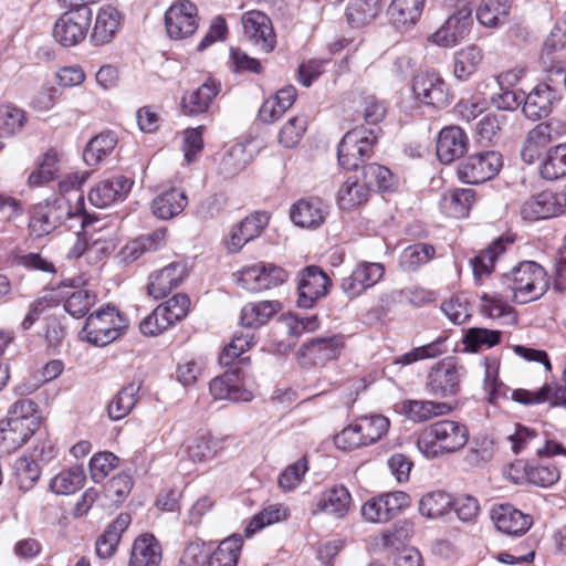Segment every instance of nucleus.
<instances>
[{
  "label": "nucleus",
  "mask_w": 566,
  "mask_h": 566,
  "mask_svg": "<svg viewBox=\"0 0 566 566\" xmlns=\"http://www.w3.org/2000/svg\"><path fill=\"white\" fill-rule=\"evenodd\" d=\"M560 91L548 82L538 83L526 96L522 111L533 120L548 116L555 104L560 99Z\"/></svg>",
  "instance_id": "nucleus-20"
},
{
  "label": "nucleus",
  "mask_w": 566,
  "mask_h": 566,
  "mask_svg": "<svg viewBox=\"0 0 566 566\" xmlns=\"http://www.w3.org/2000/svg\"><path fill=\"white\" fill-rule=\"evenodd\" d=\"M119 459L112 452H99L90 461V471L95 482L104 480L115 469Z\"/></svg>",
  "instance_id": "nucleus-63"
},
{
  "label": "nucleus",
  "mask_w": 566,
  "mask_h": 566,
  "mask_svg": "<svg viewBox=\"0 0 566 566\" xmlns=\"http://www.w3.org/2000/svg\"><path fill=\"white\" fill-rule=\"evenodd\" d=\"M76 201L77 206L75 208L71 207L69 199L64 196L38 203L29 221L31 235L35 238L45 237L66 221H80L82 229L88 227L91 221L83 211V196L77 195Z\"/></svg>",
  "instance_id": "nucleus-1"
},
{
  "label": "nucleus",
  "mask_w": 566,
  "mask_h": 566,
  "mask_svg": "<svg viewBox=\"0 0 566 566\" xmlns=\"http://www.w3.org/2000/svg\"><path fill=\"white\" fill-rule=\"evenodd\" d=\"M218 442L210 437H199L188 447V457L193 462H203L216 455Z\"/></svg>",
  "instance_id": "nucleus-64"
},
{
  "label": "nucleus",
  "mask_w": 566,
  "mask_h": 566,
  "mask_svg": "<svg viewBox=\"0 0 566 566\" xmlns=\"http://www.w3.org/2000/svg\"><path fill=\"white\" fill-rule=\"evenodd\" d=\"M379 128L355 127L347 132L338 144L337 159L346 170L357 169L365 160L370 159L378 139Z\"/></svg>",
  "instance_id": "nucleus-6"
},
{
  "label": "nucleus",
  "mask_w": 566,
  "mask_h": 566,
  "mask_svg": "<svg viewBox=\"0 0 566 566\" xmlns=\"http://www.w3.org/2000/svg\"><path fill=\"white\" fill-rule=\"evenodd\" d=\"M379 0H350L345 15L349 25L361 28L371 22L379 13Z\"/></svg>",
  "instance_id": "nucleus-46"
},
{
  "label": "nucleus",
  "mask_w": 566,
  "mask_h": 566,
  "mask_svg": "<svg viewBox=\"0 0 566 566\" xmlns=\"http://www.w3.org/2000/svg\"><path fill=\"white\" fill-rule=\"evenodd\" d=\"M286 510L282 507V505H269L268 507H265L251 518V521L249 522L244 530L245 535L251 536L252 534L256 533L263 527L286 518Z\"/></svg>",
  "instance_id": "nucleus-60"
},
{
  "label": "nucleus",
  "mask_w": 566,
  "mask_h": 566,
  "mask_svg": "<svg viewBox=\"0 0 566 566\" xmlns=\"http://www.w3.org/2000/svg\"><path fill=\"white\" fill-rule=\"evenodd\" d=\"M511 9V0H482L476 10L478 21L488 28L503 24Z\"/></svg>",
  "instance_id": "nucleus-45"
},
{
  "label": "nucleus",
  "mask_w": 566,
  "mask_h": 566,
  "mask_svg": "<svg viewBox=\"0 0 566 566\" xmlns=\"http://www.w3.org/2000/svg\"><path fill=\"white\" fill-rule=\"evenodd\" d=\"M163 559V548L153 534L138 536L132 546L128 566H159Z\"/></svg>",
  "instance_id": "nucleus-28"
},
{
  "label": "nucleus",
  "mask_w": 566,
  "mask_h": 566,
  "mask_svg": "<svg viewBox=\"0 0 566 566\" xmlns=\"http://www.w3.org/2000/svg\"><path fill=\"white\" fill-rule=\"evenodd\" d=\"M464 368L453 358H446L437 363L430 370L427 379V389L436 398H449L460 390Z\"/></svg>",
  "instance_id": "nucleus-9"
},
{
  "label": "nucleus",
  "mask_w": 566,
  "mask_h": 566,
  "mask_svg": "<svg viewBox=\"0 0 566 566\" xmlns=\"http://www.w3.org/2000/svg\"><path fill=\"white\" fill-rule=\"evenodd\" d=\"M410 505V496L395 491L368 500L361 507V514L371 523H386Z\"/></svg>",
  "instance_id": "nucleus-14"
},
{
  "label": "nucleus",
  "mask_w": 566,
  "mask_h": 566,
  "mask_svg": "<svg viewBox=\"0 0 566 566\" xmlns=\"http://www.w3.org/2000/svg\"><path fill=\"white\" fill-rule=\"evenodd\" d=\"M328 214V205L318 197L303 198L295 202L290 210L291 220L295 226L306 229H317Z\"/></svg>",
  "instance_id": "nucleus-23"
},
{
  "label": "nucleus",
  "mask_w": 566,
  "mask_h": 566,
  "mask_svg": "<svg viewBox=\"0 0 566 566\" xmlns=\"http://www.w3.org/2000/svg\"><path fill=\"white\" fill-rule=\"evenodd\" d=\"M471 25V10L467 7H462L450 15L430 39L440 46H453L470 33Z\"/></svg>",
  "instance_id": "nucleus-21"
},
{
  "label": "nucleus",
  "mask_w": 566,
  "mask_h": 566,
  "mask_svg": "<svg viewBox=\"0 0 566 566\" xmlns=\"http://www.w3.org/2000/svg\"><path fill=\"white\" fill-rule=\"evenodd\" d=\"M27 123L23 109L6 104L0 106V137H11L19 133Z\"/></svg>",
  "instance_id": "nucleus-55"
},
{
  "label": "nucleus",
  "mask_w": 566,
  "mask_h": 566,
  "mask_svg": "<svg viewBox=\"0 0 566 566\" xmlns=\"http://www.w3.org/2000/svg\"><path fill=\"white\" fill-rule=\"evenodd\" d=\"M503 166L502 155L494 150L468 156L458 167V177L465 184H481L495 177Z\"/></svg>",
  "instance_id": "nucleus-8"
},
{
  "label": "nucleus",
  "mask_w": 566,
  "mask_h": 566,
  "mask_svg": "<svg viewBox=\"0 0 566 566\" xmlns=\"http://www.w3.org/2000/svg\"><path fill=\"white\" fill-rule=\"evenodd\" d=\"M187 203L186 193L182 190L171 188L154 198L151 211L157 218L168 220L181 213Z\"/></svg>",
  "instance_id": "nucleus-36"
},
{
  "label": "nucleus",
  "mask_w": 566,
  "mask_h": 566,
  "mask_svg": "<svg viewBox=\"0 0 566 566\" xmlns=\"http://www.w3.org/2000/svg\"><path fill=\"white\" fill-rule=\"evenodd\" d=\"M331 286L332 280L319 266H305L297 275V305L312 308L318 300L327 295Z\"/></svg>",
  "instance_id": "nucleus-11"
},
{
  "label": "nucleus",
  "mask_w": 566,
  "mask_h": 566,
  "mask_svg": "<svg viewBox=\"0 0 566 566\" xmlns=\"http://www.w3.org/2000/svg\"><path fill=\"white\" fill-rule=\"evenodd\" d=\"M566 192L542 191L526 199L521 206V217L526 221L549 219L564 213Z\"/></svg>",
  "instance_id": "nucleus-16"
},
{
  "label": "nucleus",
  "mask_w": 566,
  "mask_h": 566,
  "mask_svg": "<svg viewBox=\"0 0 566 566\" xmlns=\"http://www.w3.org/2000/svg\"><path fill=\"white\" fill-rule=\"evenodd\" d=\"M30 420L8 418L0 422V452L11 453L22 447L35 432Z\"/></svg>",
  "instance_id": "nucleus-27"
},
{
  "label": "nucleus",
  "mask_w": 566,
  "mask_h": 566,
  "mask_svg": "<svg viewBox=\"0 0 566 566\" xmlns=\"http://www.w3.org/2000/svg\"><path fill=\"white\" fill-rule=\"evenodd\" d=\"M209 388L216 399L250 401L253 397L252 392L244 388L239 368H229L221 376L213 378Z\"/></svg>",
  "instance_id": "nucleus-24"
},
{
  "label": "nucleus",
  "mask_w": 566,
  "mask_h": 566,
  "mask_svg": "<svg viewBox=\"0 0 566 566\" xmlns=\"http://www.w3.org/2000/svg\"><path fill=\"white\" fill-rule=\"evenodd\" d=\"M475 200V192L472 189H455L444 195L441 200V208L447 214L453 218H464Z\"/></svg>",
  "instance_id": "nucleus-48"
},
{
  "label": "nucleus",
  "mask_w": 566,
  "mask_h": 566,
  "mask_svg": "<svg viewBox=\"0 0 566 566\" xmlns=\"http://www.w3.org/2000/svg\"><path fill=\"white\" fill-rule=\"evenodd\" d=\"M122 15L119 11L109 4L98 9L91 40L95 45H103L111 42L120 25Z\"/></svg>",
  "instance_id": "nucleus-29"
},
{
  "label": "nucleus",
  "mask_w": 566,
  "mask_h": 566,
  "mask_svg": "<svg viewBox=\"0 0 566 566\" xmlns=\"http://www.w3.org/2000/svg\"><path fill=\"white\" fill-rule=\"evenodd\" d=\"M512 399L526 406L549 401L554 407H566V387L545 385L537 391L516 389L512 392Z\"/></svg>",
  "instance_id": "nucleus-32"
},
{
  "label": "nucleus",
  "mask_w": 566,
  "mask_h": 566,
  "mask_svg": "<svg viewBox=\"0 0 566 566\" xmlns=\"http://www.w3.org/2000/svg\"><path fill=\"white\" fill-rule=\"evenodd\" d=\"M451 495L443 491H436L423 495L419 502V511L423 516L437 518L450 510Z\"/></svg>",
  "instance_id": "nucleus-56"
},
{
  "label": "nucleus",
  "mask_w": 566,
  "mask_h": 566,
  "mask_svg": "<svg viewBox=\"0 0 566 566\" xmlns=\"http://www.w3.org/2000/svg\"><path fill=\"white\" fill-rule=\"evenodd\" d=\"M510 243H512L511 240L499 238L470 260L475 280H480L482 275H488L493 271L496 259L505 251L506 245Z\"/></svg>",
  "instance_id": "nucleus-41"
},
{
  "label": "nucleus",
  "mask_w": 566,
  "mask_h": 566,
  "mask_svg": "<svg viewBox=\"0 0 566 566\" xmlns=\"http://www.w3.org/2000/svg\"><path fill=\"white\" fill-rule=\"evenodd\" d=\"M280 310L281 303L277 301L248 303L241 310V324L245 327L258 328L266 324Z\"/></svg>",
  "instance_id": "nucleus-39"
},
{
  "label": "nucleus",
  "mask_w": 566,
  "mask_h": 566,
  "mask_svg": "<svg viewBox=\"0 0 566 566\" xmlns=\"http://www.w3.org/2000/svg\"><path fill=\"white\" fill-rule=\"evenodd\" d=\"M140 385L130 382L125 386L109 402L108 416L113 420L125 418L135 407L138 400Z\"/></svg>",
  "instance_id": "nucleus-49"
},
{
  "label": "nucleus",
  "mask_w": 566,
  "mask_h": 566,
  "mask_svg": "<svg viewBox=\"0 0 566 566\" xmlns=\"http://www.w3.org/2000/svg\"><path fill=\"white\" fill-rule=\"evenodd\" d=\"M84 482V469L75 465L56 474L50 482V489L55 494L67 495L81 489Z\"/></svg>",
  "instance_id": "nucleus-50"
},
{
  "label": "nucleus",
  "mask_w": 566,
  "mask_h": 566,
  "mask_svg": "<svg viewBox=\"0 0 566 566\" xmlns=\"http://www.w3.org/2000/svg\"><path fill=\"white\" fill-rule=\"evenodd\" d=\"M187 276V264L177 261L149 275L147 284L148 295L156 300L166 297L174 289L178 287Z\"/></svg>",
  "instance_id": "nucleus-22"
},
{
  "label": "nucleus",
  "mask_w": 566,
  "mask_h": 566,
  "mask_svg": "<svg viewBox=\"0 0 566 566\" xmlns=\"http://www.w3.org/2000/svg\"><path fill=\"white\" fill-rule=\"evenodd\" d=\"M126 327V318L116 307L106 305L87 316L81 334L88 343L105 346L117 339Z\"/></svg>",
  "instance_id": "nucleus-5"
},
{
  "label": "nucleus",
  "mask_w": 566,
  "mask_h": 566,
  "mask_svg": "<svg viewBox=\"0 0 566 566\" xmlns=\"http://www.w3.org/2000/svg\"><path fill=\"white\" fill-rule=\"evenodd\" d=\"M500 339L501 333L499 331L472 327L467 331L463 343L467 350L476 353L497 345Z\"/></svg>",
  "instance_id": "nucleus-54"
},
{
  "label": "nucleus",
  "mask_w": 566,
  "mask_h": 566,
  "mask_svg": "<svg viewBox=\"0 0 566 566\" xmlns=\"http://www.w3.org/2000/svg\"><path fill=\"white\" fill-rule=\"evenodd\" d=\"M134 180L123 175H114L97 182L88 192L90 202L97 208H106L126 199Z\"/></svg>",
  "instance_id": "nucleus-19"
},
{
  "label": "nucleus",
  "mask_w": 566,
  "mask_h": 566,
  "mask_svg": "<svg viewBox=\"0 0 566 566\" xmlns=\"http://www.w3.org/2000/svg\"><path fill=\"white\" fill-rule=\"evenodd\" d=\"M97 295L95 292L82 287L73 291L64 302V308L74 317L84 316L88 310L96 303Z\"/></svg>",
  "instance_id": "nucleus-58"
},
{
  "label": "nucleus",
  "mask_w": 566,
  "mask_h": 566,
  "mask_svg": "<svg viewBox=\"0 0 566 566\" xmlns=\"http://www.w3.org/2000/svg\"><path fill=\"white\" fill-rule=\"evenodd\" d=\"M238 284L249 292H261L282 285L287 272L274 263L258 262L242 268L237 274Z\"/></svg>",
  "instance_id": "nucleus-7"
},
{
  "label": "nucleus",
  "mask_w": 566,
  "mask_h": 566,
  "mask_svg": "<svg viewBox=\"0 0 566 566\" xmlns=\"http://www.w3.org/2000/svg\"><path fill=\"white\" fill-rule=\"evenodd\" d=\"M132 517L127 513H120L105 532L96 541V554L101 558H109L114 555L120 542L123 533L130 525Z\"/></svg>",
  "instance_id": "nucleus-35"
},
{
  "label": "nucleus",
  "mask_w": 566,
  "mask_h": 566,
  "mask_svg": "<svg viewBox=\"0 0 566 566\" xmlns=\"http://www.w3.org/2000/svg\"><path fill=\"white\" fill-rule=\"evenodd\" d=\"M370 191L357 177H349L340 186L337 193V202L340 209L350 210L366 203Z\"/></svg>",
  "instance_id": "nucleus-40"
},
{
  "label": "nucleus",
  "mask_w": 566,
  "mask_h": 566,
  "mask_svg": "<svg viewBox=\"0 0 566 566\" xmlns=\"http://www.w3.org/2000/svg\"><path fill=\"white\" fill-rule=\"evenodd\" d=\"M57 172V157L54 153H46L39 167L29 176L31 186H42L53 180Z\"/></svg>",
  "instance_id": "nucleus-62"
},
{
  "label": "nucleus",
  "mask_w": 566,
  "mask_h": 566,
  "mask_svg": "<svg viewBox=\"0 0 566 566\" xmlns=\"http://www.w3.org/2000/svg\"><path fill=\"white\" fill-rule=\"evenodd\" d=\"M352 496L344 485H334L323 491L316 502L317 510L336 518L344 517L349 511Z\"/></svg>",
  "instance_id": "nucleus-30"
},
{
  "label": "nucleus",
  "mask_w": 566,
  "mask_h": 566,
  "mask_svg": "<svg viewBox=\"0 0 566 566\" xmlns=\"http://www.w3.org/2000/svg\"><path fill=\"white\" fill-rule=\"evenodd\" d=\"M543 179L555 181L566 177V143L551 147L539 167Z\"/></svg>",
  "instance_id": "nucleus-44"
},
{
  "label": "nucleus",
  "mask_w": 566,
  "mask_h": 566,
  "mask_svg": "<svg viewBox=\"0 0 566 566\" xmlns=\"http://www.w3.org/2000/svg\"><path fill=\"white\" fill-rule=\"evenodd\" d=\"M468 136L458 126L440 130L437 139V156L442 164H451L468 150Z\"/></svg>",
  "instance_id": "nucleus-25"
},
{
  "label": "nucleus",
  "mask_w": 566,
  "mask_h": 566,
  "mask_svg": "<svg viewBox=\"0 0 566 566\" xmlns=\"http://www.w3.org/2000/svg\"><path fill=\"white\" fill-rule=\"evenodd\" d=\"M401 411L409 420L423 422L436 416L449 413L451 407L446 402L410 399L402 402Z\"/></svg>",
  "instance_id": "nucleus-38"
},
{
  "label": "nucleus",
  "mask_w": 566,
  "mask_h": 566,
  "mask_svg": "<svg viewBox=\"0 0 566 566\" xmlns=\"http://www.w3.org/2000/svg\"><path fill=\"white\" fill-rule=\"evenodd\" d=\"M412 91L421 103L442 108L450 103V93L444 80L433 71H426L413 78Z\"/></svg>",
  "instance_id": "nucleus-18"
},
{
  "label": "nucleus",
  "mask_w": 566,
  "mask_h": 566,
  "mask_svg": "<svg viewBox=\"0 0 566 566\" xmlns=\"http://www.w3.org/2000/svg\"><path fill=\"white\" fill-rule=\"evenodd\" d=\"M361 180L370 192L389 191L396 184L392 172L387 167L375 163L363 165Z\"/></svg>",
  "instance_id": "nucleus-47"
},
{
  "label": "nucleus",
  "mask_w": 566,
  "mask_h": 566,
  "mask_svg": "<svg viewBox=\"0 0 566 566\" xmlns=\"http://www.w3.org/2000/svg\"><path fill=\"white\" fill-rule=\"evenodd\" d=\"M251 160L252 153L248 150V145L234 143L224 149L218 164V172L226 178H231L243 171Z\"/></svg>",
  "instance_id": "nucleus-34"
},
{
  "label": "nucleus",
  "mask_w": 566,
  "mask_h": 566,
  "mask_svg": "<svg viewBox=\"0 0 566 566\" xmlns=\"http://www.w3.org/2000/svg\"><path fill=\"white\" fill-rule=\"evenodd\" d=\"M344 347V338L340 335L331 337L313 338L302 346L305 356L314 360L315 364H325L328 360L336 359Z\"/></svg>",
  "instance_id": "nucleus-33"
},
{
  "label": "nucleus",
  "mask_w": 566,
  "mask_h": 566,
  "mask_svg": "<svg viewBox=\"0 0 566 566\" xmlns=\"http://www.w3.org/2000/svg\"><path fill=\"white\" fill-rule=\"evenodd\" d=\"M389 427V419L382 415L361 416L335 436V444L342 450L369 446L380 440Z\"/></svg>",
  "instance_id": "nucleus-4"
},
{
  "label": "nucleus",
  "mask_w": 566,
  "mask_h": 566,
  "mask_svg": "<svg viewBox=\"0 0 566 566\" xmlns=\"http://www.w3.org/2000/svg\"><path fill=\"white\" fill-rule=\"evenodd\" d=\"M434 248L428 243H417L407 247L400 255V266L408 272L417 270L433 259Z\"/></svg>",
  "instance_id": "nucleus-53"
},
{
  "label": "nucleus",
  "mask_w": 566,
  "mask_h": 566,
  "mask_svg": "<svg viewBox=\"0 0 566 566\" xmlns=\"http://www.w3.org/2000/svg\"><path fill=\"white\" fill-rule=\"evenodd\" d=\"M424 4L426 0H392L388 14L396 27H411L420 19Z\"/></svg>",
  "instance_id": "nucleus-37"
},
{
  "label": "nucleus",
  "mask_w": 566,
  "mask_h": 566,
  "mask_svg": "<svg viewBox=\"0 0 566 566\" xmlns=\"http://www.w3.org/2000/svg\"><path fill=\"white\" fill-rule=\"evenodd\" d=\"M220 88V83L213 78H208L198 88L182 96L181 106L184 112L188 115H198L207 112Z\"/></svg>",
  "instance_id": "nucleus-31"
},
{
  "label": "nucleus",
  "mask_w": 566,
  "mask_h": 566,
  "mask_svg": "<svg viewBox=\"0 0 566 566\" xmlns=\"http://www.w3.org/2000/svg\"><path fill=\"white\" fill-rule=\"evenodd\" d=\"M243 545L241 535H232L221 541L208 556V566H237Z\"/></svg>",
  "instance_id": "nucleus-43"
},
{
  "label": "nucleus",
  "mask_w": 566,
  "mask_h": 566,
  "mask_svg": "<svg viewBox=\"0 0 566 566\" xmlns=\"http://www.w3.org/2000/svg\"><path fill=\"white\" fill-rule=\"evenodd\" d=\"M482 61L481 50L476 46H468L454 54V76L460 81H467Z\"/></svg>",
  "instance_id": "nucleus-52"
},
{
  "label": "nucleus",
  "mask_w": 566,
  "mask_h": 566,
  "mask_svg": "<svg viewBox=\"0 0 566 566\" xmlns=\"http://www.w3.org/2000/svg\"><path fill=\"white\" fill-rule=\"evenodd\" d=\"M91 21V9H71L55 21L53 38L65 48L74 46L86 38Z\"/></svg>",
  "instance_id": "nucleus-10"
},
{
  "label": "nucleus",
  "mask_w": 566,
  "mask_h": 566,
  "mask_svg": "<svg viewBox=\"0 0 566 566\" xmlns=\"http://www.w3.org/2000/svg\"><path fill=\"white\" fill-rule=\"evenodd\" d=\"M117 145V136L113 132H104L92 138L86 145L83 159L87 166H96L108 157Z\"/></svg>",
  "instance_id": "nucleus-42"
},
{
  "label": "nucleus",
  "mask_w": 566,
  "mask_h": 566,
  "mask_svg": "<svg viewBox=\"0 0 566 566\" xmlns=\"http://www.w3.org/2000/svg\"><path fill=\"white\" fill-rule=\"evenodd\" d=\"M165 25L170 39L181 40L192 35L198 29V9L189 0H180L165 13Z\"/></svg>",
  "instance_id": "nucleus-15"
},
{
  "label": "nucleus",
  "mask_w": 566,
  "mask_h": 566,
  "mask_svg": "<svg viewBox=\"0 0 566 566\" xmlns=\"http://www.w3.org/2000/svg\"><path fill=\"white\" fill-rule=\"evenodd\" d=\"M565 125L562 120L551 118L535 125L526 135L521 148L524 163L533 164L541 155V150L552 142L563 136Z\"/></svg>",
  "instance_id": "nucleus-13"
},
{
  "label": "nucleus",
  "mask_w": 566,
  "mask_h": 566,
  "mask_svg": "<svg viewBox=\"0 0 566 566\" xmlns=\"http://www.w3.org/2000/svg\"><path fill=\"white\" fill-rule=\"evenodd\" d=\"M469 440L465 424L453 420H439L427 426L418 436L417 447L428 459L461 450Z\"/></svg>",
  "instance_id": "nucleus-2"
},
{
  "label": "nucleus",
  "mask_w": 566,
  "mask_h": 566,
  "mask_svg": "<svg viewBox=\"0 0 566 566\" xmlns=\"http://www.w3.org/2000/svg\"><path fill=\"white\" fill-rule=\"evenodd\" d=\"M241 24L243 36L254 46L265 53L275 49L276 34L272 20L260 10H250L242 14Z\"/></svg>",
  "instance_id": "nucleus-12"
},
{
  "label": "nucleus",
  "mask_w": 566,
  "mask_h": 566,
  "mask_svg": "<svg viewBox=\"0 0 566 566\" xmlns=\"http://www.w3.org/2000/svg\"><path fill=\"white\" fill-rule=\"evenodd\" d=\"M384 274L385 266L382 263L358 262L350 274L342 279L340 290L349 298L358 297L380 282Z\"/></svg>",
  "instance_id": "nucleus-17"
},
{
  "label": "nucleus",
  "mask_w": 566,
  "mask_h": 566,
  "mask_svg": "<svg viewBox=\"0 0 566 566\" xmlns=\"http://www.w3.org/2000/svg\"><path fill=\"white\" fill-rule=\"evenodd\" d=\"M501 284L520 304L541 298L548 289L544 268L534 261L520 262L501 276Z\"/></svg>",
  "instance_id": "nucleus-3"
},
{
  "label": "nucleus",
  "mask_w": 566,
  "mask_h": 566,
  "mask_svg": "<svg viewBox=\"0 0 566 566\" xmlns=\"http://www.w3.org/2000/svg\"><path fill=\"white\" fill-rule=\"evenodd\" d=\"M481 311L491 318H506L510 324L516 323V315L513 308L497 294L481 296Z\"/></svg>",
  "instance_id": "nucleus-59"
},
{
  "label": "nucleus",
  "mask_w": 566,
  "mask_h": 566,
  "mask_svg": "<svg viewBox=\"0 0 566 566\" xmlns=\"http://www.w3.org/2000/svg\"><path fill=\"white\" fill-rule=\"evenodd\" d=\"M446 342L447 337L440 336L427 345L416 347L408 353L397 356L394 363L407 366L422 359L438 357L447 353Z\"/></svg>",
  "instance_id": "nucleus-51"
},
{
  "label": "nucleus",
  "mask_w": 566,
  "mask_h": 566,
  "mask_svg": "<svg viewBox=\"0 0 566 566\" xmlns=\"http://www.w3.org/2000/svg\"><path fill=\"white\" fill-rule=\"evenodd\" d=\"M306 130V119L302 116L290 118L279 133V142L285 148H292L298 144Z\"/></svg>",
  "instance_id": "nucleus-61"
},
{
  "label": "nucleus",
  "mask_w": 566,
  "mask_h": 566,
  "mask_svg": "<svg viewBox=\"0 0 566 566\" xmlns=\"http://www.w3.org/2000/svg\"><path fill=\"white\" fill-rule=\"evenodd\" d=\"M18 488L22 491L31 490L41 475L39 464L28 457H20L13 464Z\"/></svg>",
  "instance_id": "nucleus-57"
},
{
  "label": "nucleus",
  "mask_w": 566,
  "mask_h": 566,
  "mask_svg": "<svg viewBox=\"0 0 566 566\" xmlns=\"http://www.w3.org/2000/svg\"><path fill=\"white\" fill-rule=\"evenodd\" d=\"M491 517L496 528L507 535L521 536L531 527V516L511 504H501L492 510Z\"/></svg>",
  "instance_id": "nucleus-26"
}]
</instances>
